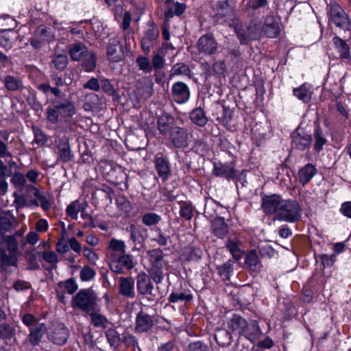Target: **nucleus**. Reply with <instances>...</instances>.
I'll return each instance as SVG.
<instances>
[{
    "label": "nucleus",
    "instance_id": "nucleus-1",
    "mask_svg": "<svg viewBox=\"0 0 351 351\" xmlns=\"http://www.w3.org/2000/svg\"><path fill=\"white\" fill-rule=\"evenodd\" d=\"M38 88L47 97L45 115L48 123L56 125L75 114V108L71 98L60 88L51 87L49 83L40 84Z\"/></svg>",
    "mask_w": 351,
    "mask_h": 351
},
{
    "label": "nucleus",
    "instance_id": "nucleus-2",
    "mask_svg": "<svg viewBox=\"0 0 351 351\" xmlns=\"http://www.w3.org/2000/svg\"><path fill=\"white\" fill-rule=\"evenodd\" d=\"M69 55L75 62H81V68L85 72L95 71L97 65V55L93 51H89L82 42L70 44L67 46Z\"/></svg>",
    "mask_w": 351,
    "mask_h": 351
},
{
    "label": "nucleus",
    "instance_id": "nucleus-3",
    "mask_svg": "<svg viewBox=\"0 0 351 351\" xmlns=\"http://www.w3.org/2000/svg\"><path fill=\"white\" fill-rule=\"evenodd\" d=\"M230 26L234 28V33L241 45H249L252 41L260 38L261 23L256 20H250L246 29L237 18L232 19Z\"/></svg>",
    "mask_w": 351,
    "mask_h": 351
},
{
    "label": "nucleus",
    "instance_id": "nucleus-4",
    "mask_svg": "<svg viewBox=\"0 0 351 351\" xmlns=\"http://www.w3.org/2000/svg\"><path fill=\"white\" fill-rule=\"evenodd\" d=\"M247 322L241 315L234 313L227 322V330H221L215 335L217 343L220 346L230 343L232 335H238L239 337Z\"/></svg>",
    "mask_w": 351,
    "mask_h": 351
},
{
    "label": "nucleus",
    "instance_id": "nucleus-5",
    "mask_svg": "<svg viewBox=\"0 0 351 351\" xmlns=\"http://www.w3.org/2000/svg\"><path fill=\"white\" fill-rule=\"evenodd\" d=\"M290 145L292 149L298 152L308 150L313 142L312 131L308 125L301 122L290 134Z\"/></svg>",
    "mask_w": 351,
    "mask_h": 351
},
{
    "label": "nucleus",
    "instance_id": "nucleus-6",
    "mask_svg": "<svg viewBox=\"0 0 351 351\" xmlns=\"http://www.w3.org/2000/svg\"><path fill=\"white\" fill-rule=\"evenodd\" d=\"M302 207L296 199H284L275 219L287 223H296L302 218Z\"/></svg>",
    "mask_w": 351,
    "mask_h": 351
},
{
    "label": "nucleus",
    "instance_id": "nucleus-7",
    "mask_svg": "<svg viewBox=\"0 0 351 351\" xmlns=\"http://www.w3.org/2000/svg\"><path fill=\"white\" fill-rule=\"evenodd\" d=\"M328 23L344 31L351 29V19L344 9L337 2L327 5Z\"/></svg>",
    "mask_w": 351,
    "mask_h": 351
},
{
    "label": "nucleus",
    "instance_id": "nucleus-8",
    "mask_svg": "<svg viewBox=\"0 0 351 351\" xmlns=\"http://www.w3.org/2000/svg\"><path fill=\"white\" fill-rule=\"evenodd\" d=\"M97 296L91 287L82 289L72 299V306L89 313L95 311L97 304Z\"/></svg>",
    "mask_w": 351,
    "mask_h": 351
},
{
    "label": "nucleus",
    "instance_id": "nucleus-9",
    "mask_svg": "<svg viewBox=\"0 0 351 351\" xmlns=\"http://www.w3.org/2000/svg\"><path fill=\"white\" fill-rule=\"evenodd\" d=\"M32 34L33 37L29 39V42L36 50L40 49L44 45L53 43L56 40L54 32L45 25H38Z\"/></svg>",
    "mask_w": 351,
    "mask_h": 351
},
{
    "label": "nucleus",
    "instance_id": "nucleus-10",
    "mask_svg": "<svg viewBox=\"0 0 351 351\" xmlns=\"http://www.w3.org/2000/svg\"><path fill=\"white\" fill-rule=\"evenodd\" d=\"M212 175L217 178H223L228 181L239 179V171L236 169V160L228 162L213 161Z\"/></svg>",
    "mask_w": 351,
    "mask_h": 351
},
{
    "label": "nucleus",
    "instance_id": "nucleus-11",
    "mask_svg": "<svg viewBox=\"0 0 351 351\" xmlns=\"http://www.w3.org/2000/svg\"><path fill=\"white\" fill-rule=\"evenodd\" d=\"M147 27L141 40V49L146 56L150 53L160 35L159 28L154 21H149Z\"/></svg>",
    "mask_w": 351,
    "mask_h": 351
},
{
    "label": "nucleus",
    "instance_id": "nucleus-12",
    "mask_svg": "<svg viewBox=\"0 0 351 351\" xmlns=\"http://www.w3.org/2000/svg\"><path fill=\"white\" fill-rule=\"evenodd\" d=\"M261 197V207L263 212L266 215H274L275 218L284 199L282 195L276 193H262Z\"/></svg>",
    "mask_w": 351,
    "mask_h": 351
},
{
    "label": "nucleus",
    "instance_id": "nucleus-13",
    "mask_svg": "<svg viewBox=\"0 0 351 351\" xmlns=\"http://www.w3.org/2000/svg\"><path fill=\"white\" fill-rule=\"evenodd\" d=\"M154 167L158 176L162 182H166L171 176V165L167 154L158 152L154 160Z\"/></svg>",
    "mask_w": 351,
    "mask_h": 351
},
{
    "label": "nucleus",
    "instance_id": "nucleus-14",
    "mask_svg": "<svg viewBox=\"0 0 351 351\" xmlns=\"http://www.w3.org/2000/svg\"><path fill=\"white\" fill-rule=\"evenodd\" d=\"M196 47L199 53L205 56L215 55L218 51V43L213 34L210 32L199 38Z\"/></svg>",
    "mask_w": 351,
    "mask_h": 351
},
{
    "label": "nucleus",
    "instance_id": "nucleus-15",
    "mask_svg": "<svg viewBox=\"0 0 351 351\" xmlns=\"http://www.w3.org/2000/svg\"><path fill=\"white\" fill-rule=\"evenodd\" d=\"M110 270L115 274H125V270H131L134 267L133 256L130 254H121L117 258H111L109 263Z\"/></svg>",
    "mask_w": 351,
    "mask_h": 351
},
{
    "label": "nucleus",
    "instance_id": "nucleus-16",
    "mask_svg": "<svg viewBox=\"0 0 351 351\" xmlns=\"http://www.w3.org/2000/svg\"><path fill=\"white\" fill-rule=\"evenodd\" d=\"M332 43L335 52L332 56L335 60H351L350 47L347 40H344L338 36H335L332 38Z\"/></svg>",
    "mask_w": 351,
    "mask_h": 351
},
{
    "label": "nucleus",
    "instance_id": "nucleus-17",
    "mask_svg": "<svg viewBox=\"0 0 351 351\" xmlns=\"http://www.w3.org/2000/svg\"><path fill=\"white\" fill-rule=\"evenodd\" d=\"M136 280V290L138 295L147 296V300L152 302L154 300L152 298L154 296L152 293L154 285L150 277L145 271H141L137 274Z\"/></svg>",
    "mask_w": 351,
    "mask_h": 351
},
{
    "label": "nucleus",
    "instance_id": "nucleus-18",
    "mask_svg": "<svg viewBox=\"0 0 351 351\" xmlns=\"http://www.w3.org/2000/svg\"><path fill=\"white\" fill-rule=\"evenodd\" d=\"M167 136L173 146L184 149L189 146V132L186 128L176 125Z\"/></svg>",
    "mask_w": 351,
    "mask_h": 351
},
{
    "label": "nucleus",
    "instance_id": "nucleus-19",
    "mask_svg": "<svg viewBox=\"0 0 351 351\" xmlns=\"http://www.w3.org/2000/svg\"><path fill=\"white\" fill-rule=\"evenodd\" d=\"M58 160V162L62 163H69L73 160L75 154L71 150L69 143V139L66 136L59 138L56 145Z\"/></svg>",
    "mask_w": 351,
    "mask_h": 351
},
{
    "label": "nucleus",
    "instance_id": "nucleus-20",
    "mask_svg": "<svg viewBox=\"0 0 351 351\" xmlns=\"http://www.w3.org/2000/svg\"><path fill=\"white\" fill-rule=\"evenodd\" d=\"M157 130L159 134L166 136L176 126V118L170 113L161 111L160 114H157Z\"/></svg>",
    "mask_w": 351,
    "mask_h": 351
},
{
    "label": "nucleus",
    "instance_id": "nucleus-21",
    "mask_svg": "<svg viewBox=\"0 0 351 351\" xmlns=\"http://www.w3.org/2000/svg\"><path fill=\"white\" fill-rule=\"evenodd\" d=\"M40 194L38 188L31 184H27L25 179L23 178V207H38V197Z\"/></svg>",
    "mask_w": 351,
    "mask_h": 351
},
{
    "label": "nucleus",
    "instance_id": "nucleus-22",
    "mask_svg": "<svg viewBox=\"0 0 351 351\" xmlns=\"http://www.w3.org/2000/svg\"><path fill=\"white\" fill-rule=\"evenodd\" d=\"M263 335L258 322L256 320L250 319L239 337H244L251 343L256 344L259 340H261Z\"/></svg>",
    "mask_w": 351,
    "mask_h": 351
},
{
    "label": "nucleus",
    "instance_id": "nucleus-23",
    "mask_svg": "<svg viewBox=\"0 0 351 351\" xmlns=\"http://www.w3.org/2000/svg\"><path fill=\"white\" fill-rule=\"evenodd\" d=\"M171 97L178 104L186 103L190 97L189 86L183 82H176L171 87Z\"/></svg>",
    "mask_w": 351,
    "mask_h": 351
},
{
    "label": "nucleus",
    "instance_id": "nucleus-24",
    "mask_svg": "<svg viewBox=\"0 0 351 351\" xmlns=\"http://www.w3.org/2000/svg\"><path fill=\"white\" fill-rule=\"evenodd\" d=\"M5 243L11 254L8 256L3 250L0 249V258L3 265H14L16 263V256L14 254L17 250V242L14 237H5L4 241L0 244Z\"/></svg>",
    "mask_w": 351,
    "mask_h": 351
},
{
    "label": "nucleus",
    "instance_id": "nucleus-25",
    "mask_svg": "<svg viewBox=\"0 0 351 351\" xmlns=\"http://www.w3.org/2000/svg\"><path fill=\"white\" fill-rule=\"evenodd\" d=\"M312 137H313V143L312 142L313 152L315 153H320L324 146L327 144V132L324 131L320 123L318 121L314 122V127L312 133Z\"/></svg>",
    "mask_w": 351,
    "mask_h": 351
},
{
    "label": "nucleus",
    "instance_id": "nucleus-26",
    "mask_svg": "<svg viewBox=\"0 0 351 351\" xmlns=\"http://www.w3.org/2000/svg\"><path fill=\"white\" fill-rule=\"evenodd\" d=\"M154 326L153 317L143 311H140L136 313L135 317L134 331L138 333L147 332L153 328Z\"/></svg>",
    "mask_w": 351,
    "mask_h": 351
},
{
    "label": "nucleus",
    "instance_id": "nucleus-27",
    "mask_svg": "<svg viewBox=\"0 0 351 351\" xmlns=\"http://www.w3.org/2000/svg\"><path fill=\"white\" fill-rule=\"evenodd\" d=\"M126 230L130 232L128 243L130 241L134 245L133 250L137 244L143 245L147 238V229L142 226L131 223L127 226Z\"/></svg>",
    "mask_w": 351,
    "mask_h": 351
},
{
    "label": "nucleus",
    "instance_id": "nucleus-28",
    "mask_svg": "<svg viewBox=\"0 0 351 351\" xmlns=\"http://www.w3.org/2000/svg\"><path fill=\"white\" fill-rule=\"evenodd\" d=\"M110 169L106 172L107 180L114 186L125 183L128 176L122 167L114 164H109Z\"/></svg>",
    "mask_w": 351,
    "mask_h": 351
},
{
    "label": "nucleus",
    "instance_id": "nucleus-29",
    "mask_svg": "<svg viewBox=\"0 0 351 351\" xmlns=\"http://www.w3.org/2000/svg\"><path fill=\"white\" fill-rule=\"evenodd\" d=\"M261 31L269 38H276L280 34L279 23L274 15H268L261 25Z\"/></svg>",
    "mask_w": 351,
    "mask_h": 351
},
{
    "label": "nucleus",
    "instance_id": "nucleus-30",
    "mask_svg": "<svg viewBox=\"0 0 351 351\" xmlns=\"http://www.w3.org/2000/svg\"><path fill=\"white\" fill-rule=\"evenodd\" d=\"M107 56L109 60L112 62H119L123 60L122 46L117 38L109 39L107 46Z\"/></svg>",
    "mask_w": 351,
    "mask_h": 351
},
{
    "label": "nucleus",
    "instance_id": "nucleus-31",
    "mask_svg": "<svg viewBox=\"0 0 351 351\" xmlns=\"http://www.w3.org/2000/svg\"><path fill=\"white\" fill-rule=\"evenodd\" d=\"M243 242L239 237H228L225 242L226 250L230 253L235 261H239L244 255L245 251L242 250Z\"/></svg>",
    "mask_w": 351,
    "mask_h": 351
},
{
    "label": "nucleus",
    "instance_id": "nucleus-32",
    "mask_svg": "<svg viewBox=\"0 0 351 351\" xmlns=\"http://www.w3.org/2000/svg\"><path fill=\"white\" fill-rule=\"evenodd\" d=\"M69 337V329L62 323H59L56 326H55L49 335V339L54 344L58 346H62L65 344Z\"/></svg>",
    "mask_w": 351,
    "mask_h": 351
},
{
    "label": "nucleus",
    "instance_id": "nucleus-33",
    "mask_svg": "<svg viewBox=\"0 0 351 351\" xmlns=\"http://www.w3.org/2000/svg\"><path fill=\"white\" fill-rule=\"evenodd\" d=\"M210 228L213 235L220 239H223L229 234V226L223 217L217 216L214 218L211 221Z\"/></svg>",
    "mask_w": 351,
    "mask_h": 351
},
{
    "label": "nucleus",
    "instance_id": "nucleus-34",
    "mask_svg": "<svg viewBox=\"0 0 351 351\" xmlns=\"http://www.w3.org/2000/svg\"><path fill=\"white\" fill-rule=\"evenodd\" d=\"M317 173V169L315 166L308 162L298 169L297 179L302 186H305Z\"/></svg>",
    "mask_w": 351,
    "mask_h": 351
},
{
    "label": "nucleus",
    "instance_id": "nucleus-35",
    "mask_svg": "<svg viewBox=\"0 0 351 351\" xmlns=\"http://www.w3.org/2000/svg\"><path fill=\"white\" fill-rule=\"evenodd\" d=\"M244 254V263L246 266V268L252 272H260L263 267V265L259 256H258L256 250H247L246 252H245Z\"/></svg>",
    "mask_w": 351,
    "mask_h": 351
},
{
    "label": "nucleus",
    "instance_id": "nucleus-36",
    "mask_svg": "<svg viewBox=\"0 0 351 351\" xmlns=\"http://www.w3.org/2000/svg\"><path fill=\"white\" fill-rule=\"evenodd\" d=\"M119 293L126 298H135L134 279L132 277L119 278Z\"/></svg>",
    "mask_w": 351,
    "mask_h": 351
},
{
    "label": "nucleus",
    "instance_id": "nucleus-37",
    "mask_svg": "<svg viewBox=\"0 0 351 351\" xmlns=\"http://www.w3.org/2000/svg\"><path fill=\"white\" fill-rule=\"evenodd\" d=\"M29 19L23 27L27 25L31 31L33 28L38 27V25H43V22L44 18L47 16V13L43 11L40 8L34 7L29 10Z\"/></svg>",
    "mask_w": 351,
    "mask_h": 351
},
{
    "label": "nucleus",
    "instance_id": "nucleus-38",
    "mask_svg": "<svg viewBox=\"0 0 351 351\" xmlns=\"http://www.w3.org/2000/svg\"><path fill=\"white\" fill-rule=\"evenodd\" d=\"M146 253L150 267H163L165 254L162 250L160 247L154 248L147 250Z\"/></svg>",
    "mask_w": 351,
    "mask_h": 351
},
{
    "label": "nucleus",
    "instance_id": "nucleus-39",
    "mask_svg": "<svg viewBox=\"0 0 351 351\" xmlns=\"http://www.w3.org/2000/svg\"><path fill=\"white\" fill-rule=\"evenodd\" d=\"M215 269L223 281H229L234 272V261L229 259L222 265H216Z\"/></svg>",
    "mask_w": 351,
    "mask_h": 351
},
{
    "label": "nucleus",
    "instance_id": "nucleus-40",
    "mask_svg": "<svg viewBox=\"0 0 351 351\" xmlns=\"http://www.w3.org/2000/svg\"><path fill=\"white\" fill-rule=\"evenodd\" d=\"M189 119L193 123L199 127H204L208 123L206 112L202 107L193 109L189 113Z\"/></svg>",
    "mask_w": 351,
    "mask_h": 351
},
{
    "label": "nucleus",
    "instance_id": "nucleus-41",
    "mask_svg": "<svg viewBox=\"0 0 351 351\" xmlns=\"http://www.w3.org/2000/svg\"><path fill=\"white\" fill-rule=\"evenodd\" d=\"M29 341L33 346H37L40 342L46 330L45 324H40L35 327L29 328Z\"/></svg>",
    "mask_w": 351,
    "mask_h": 351
},
{
    "label": "nucleus",
    "instance_id": "nucleus-42",
    "mask_svg": "<svg viewBox=\"0 0 351 351\" xmlns=\"http://www.w3.org/2000/svg\"><path fill=\"white\" fill-rule=\"evenodd\" d=\"M178 204L180 205L179 214L181 218L186 221H191L195 211V208L193 206L192 202L190 201H180Z\"/></svg>",
    "mask_w": 351,
    "mask_h": 351
},
{
    "label": "nucleus",
    "instance_id": "nucleus-43",
    "mask_svg": "<svg viewBox=\"0 0 351 351\" xmlns=\"http://www.w3.org/2000/svg\"><path fill=\"white\" fill-rule=\"evenodd\" d=\"M80 160L79 164L86 165L90 166L93 165L94 156L92 151L88 147V145L84 143V146H79Z\"/></svg>",
    "mask_w": 351,
    "mask_h": 351
},
{
    "label": "nucleus",
    "instance_id": "nucleus-44",
    "mask_svg": "<svg viewBox=\"0 0 351 351\" xmlns=\"http://www.w3.org/2000/svg\"><path fill=\"white\" fill-rule=\"evenodd\" d=\"M184 258L188 262L198 261L203 255V251L199 247L189 245L184 249Z\"/></svg>",
    "mask_w": 351,
    "mask_h": 351
},
{
    "label": "nucleus",
    "instance_id": "nucleus-45",
    "mask_svg": "<svg viewBox=\"0 0 351 351\" xmlns=\"http://www.w3.org/2000/svg\"><path fill=\"white\" fill-rule=\"evenodd\" d=\"M105 336L110 346L117 349L121 343L120 334L114 328H107L105 331Z\"/></svg>",
    "mask_w": 351,
    "mask_h": 351
},
{
    "label": "nucleus",
    "instance_id": "nucleus-46",
    "mask_svg": "<svg viewBox=\"0 0 351 351\" xmlns=\"http://www.w3.org/2000/svg\"><path fill=\"white\" fill-rule=\"evenodd\" d=\"M311 92L307 88L306 84H302L299 87L294 88L293 95L304 103H308L311 99Z\"/></svg>",
    "mask_w": 351,
    "mask_h": 351
},
{
    "label": "nucleus",
    "instance_id": "nucleus-47",
    "mask_svg": "<svg viewBox=\"0 0 351 351\" xmlns=\"http://www.w3.org/2000/svg\"><path fill=\"white\" fill-rule=\"evenodd\" d=\"M88 314L90 317V322L93 326L101 328L102 329H106L108 328V324L110 322L105 315L95 313V311H90Z\"/></svg>",
    "mask_w": 351,
    "mask_h": 351
},
{
    "label": "nucleus",
    "instance_id": "nucleus-48",
    "mask_svg": "<svg viewBox=\"0 0 351 351\" xmlns=\"http://www.w3.org/2000/svg\"><path fill=\"white\" fill-rule=\"evenodd\" d=\"M186 6L183 3L176 2L174 3V10L172 8H169L164 12V18L165 21H169V20L173 18L174 16H180L182 15L185 10Z\"/></svg>",
    "mask_w": 351,
    "mask_h": 351
},
{
    "label": "nucleus",
    "instance_id": "nucleus-49",
    "mask_svg": "<svg viewBox=\"0 0 351 351\" xmlns=\"http://www.w3.org/2000/svg\"><path fill=\"white\" fill-rule=\"evenodd\" d=\"M87 20H82L80 21H71L69 24L72 26L66 27V31L73 36L82 38L84 36L85 27L82 26L84 23H86Z\"/></svg>",
    "mask_w": 351,
    "mask_h": 351
},
{
    "label": "nucleus",
    "instance_id": "nucleus-50",
    "mask_svg": "<svg viewBox=\"0 0 351 351\" xmlns=\"http://www.w3.org/2000/svg\"><path fill=\"white\" fill-rule=\"evenodd\" d=\"M121 341L126 348H131L133 351H135L136 349L138 348L141 351V348L138 346V339L130 332L124 331L122 334Z\"/></svg>",
    "mask_w": 351,
    "mask_h": 351
},
{
    "label": "nucleus",
    "instance_id": "nucleus-51",
    "mask_svg": "<svg viewBox=\"0 0 351 351\" xmlns=\"http://www.w3.org/2000/svg\"><path fill=\"white\" fill-rule=\"evenodd\" d=\"M28 95L26 96L25 93H23V96L26 97V101L30 108L35 111V113L38 115L42 112V105L36 99V93L34 91L31 92L29 89H27Z\"/></svg>",
    "mask_w": 351,
    "mask_h": 351
},
{
    "label": "nucleus",
    "instance_id": "nucleus-52",
    "mask_svg": "<svg viewBox=\"0 0 351 351\" xmlns=\"http://www.w3.org/2000/svg\"><path fill=\"white\" fill-rule=\"evenodd\" d=\"M193 298V294L191 293L190 290H188L187 292H172L169 298L168 301L170 303H177L180 301H184L186 302H191Z\"/></svg>",
    "mask_w": 351,
    "mask_h": 351
},
{
    "label": "nucleus",
    "instance_id": "nucleus-53",
    "mask_svg": "<svg viewBox=\"0 0 351 351\" xmlns=\"http://www.w3.org/2000/svg\"><path fill=\"white\" fill-rule=\"evenodd\" d=\"M314 256L316 262L317 263L319 261H321V267L320 269L324 270L327 267H330L332 266L333 263L336 261V255L335 254H317V253L314 254Z\"/></svg>",
    "mask_w": 351,
    "mask_h": 351
},
{
    "label": "nucleus",
    "instance_id": "nucleus-54",
    "mask_svg": "<svg viewBox=\"0 0 351 351\" xmlns=\"http://www.w3.org/2000/svg\"><path fill=\"white\" fill-rule=\"evenodd\" d=\"M100 89H101V90L108 96L112 97L113 99H118L119 97L114 86L108 79L103 78L100 80Z\"/></svg>",
    "mask_w": 351,
    "mask_h": 351
},
{
    "label": "nucleus",
    "instance_id": "nucleus-55",
    "mask_svg": "<svg viewBox=\"0 0 351 351\" xmlns=\"http://www.w3.org/2000/svg\"><path fill=\"white\" fill-rule=\"evenodd\" d=\"M115 204L119 210L125 214H129L132 209L131 202L123 195L119 194L116 197Z\"/></svg>",
    "mask_w": 351,
    "mask_h": 351
},
{
    "label": "nucleus",
    "instance_id": "nucleus-56",
    "mask_svg": "<svg viewBox=\"0 0 351 351\" xmlns=\"http://www.w3.org/2000/svg\"><path fill=\"white\" fill-rule=\"evenodd\" d=\"M16 25V21L8 15L0 16V34L10 32Z\"/></svg>",
    "mask_w": 351,
    "mask_h": 351
},
{
    "label": "nucleus",
    "instance_id": "nucleus-57",
    "mask_svg": "<svg viewBox=\"0 0 351 351\" xmlns=\"http://www.w3.org/2000/svg\"><path fill=\"white\" fill-rule=\"evenodd\" d=\"M274 340L269 337L266 336L262 340H259L256 344H253L250 351H264L269 350L274 346Z\"/></svg>",
    "mask_w": 351,
    "mask_h": 351
},
{
    "label": "nucleus",
    "instance_id": "nucleus-58",
    "mask_svg": "<svg viewBox=\"0 0 351 351\" xmlns=\"http://www.w3.org/2000/svg\"><path fill=\"white\" fill-rule=\"evenodd\" d=\"M215 11L217 16L223 18L228 16L232 12V8L228 0L219 1L215 5Z\"/></svg>",
    "mask_w": 351,
    "mask_h": 351
},
{
    "label": "nucleus",
    "instance_id": "nucleus-59",
    "mask_svg": "<svg viewBox=\"0 0 351 351\" xmlns=\"http://www.w3.org/2000/svg\"><path fill=\"white\" fill-rule=\"evenodd\" d=\"M57 286L58 289L64 288L70 295H73L78 289V285L73 278H69L64 281H60L58 282Z\"/></svg>",
    "mask_w": 351,
    "mask_h": 351
},
{
    "label": "nucleus",
    "instance_id": "nucleus-60",
    "mask_svg": "<svg viewBox=\"0 0 351 351\" xmlns=\"http://www.w3.org/2000/svg\"><path fill=\"white\" fill-rule=\"evenodd\" d=\"M161 219V216L155 213H146L141 217L142 223L148 227L156 226Z\"/></svg>",
    "mask_w": 351,
    "mask_h": 351
},
{
    "label": "nucleus",
    "instance_id": "nucleus-61",
    "mask_svg": "<svg viewBox=\"0 0 351 351\" xmlns=\"http://www.w3.org/2000/svg\"><path fill=\"white\" fill-rule=\"evenodd\" d=\"M136 64L138 69L143 71L144 73H151L152 66L149 59L145 56H138L136 59Z\"/></svg>",
    "mask_w": 351,
    "mask_h": 351
},
{
    "label": "nucleus",
    "instance_id": "nucleus-62",
    "mask_svg": "<svg viewBox=\"0 0 351 351\" xmlns=\"http://www.w3.org/2000/svg\"><path fill=\"white\" fill-rule=\"evenodd\" d=\"M41 255L40 252H36L35 253L26 252V261L28 264V269L30 270H38L40 269V265L37 260L38 256Z\"/></svg>",
    "mask_w": 351,
    "mask_h": 351
},
{
    "label": "nucleus",
    "instance_id": "nucleus-63",
    "mask_svg": "<svg viewBox=\"0 0 351 351\" xmlns=\"http://www.w3.org/2000/svg\"><path fill=\"white\" fill-rule=\"evenodd\" d=\"M52 62L56 69L62 71L66 68L68 64L67 56L62 53L55 54Z\"/></svg>",
    "mask_w": 351,
    "mask_h": 351
},
{
    "label": "nucleus",
    "instance_id": "nucleus-64",
    "mask_svg": "<svg viewBox=\"0 0 351 351\" xmlns=\"http://www.w3.org/2000/svg\"><path fill=\"white\" fill-rule=\"evenodd\" d=\"M32 131L34 136L33 141L39 146L45 145L48 140L45 133L34 125L32 126Z\"/></svg>",
    "mask_w": 351,
    "mask_h": 351
}]
</instances>
